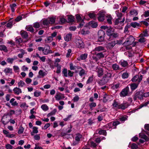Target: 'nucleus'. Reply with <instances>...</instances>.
Instances as JSON below:
<instances>
[{"mask_svg":"<svg viewBox=\"0 0 149 149\" xmlns=\"http://www.w3.org/2000/svg\"><path fill=\"white\" fill-rule=\"evenodd\" d=\"M89 24L92 28H95L97 26V23L94 21H92L89 22Z\"/></svg>","mask_w":149,"mask_h":149,"instance_id":"7c9ffc66","label":"nucleus"},{"mask_svg":"<svg viewBox=\"0 0 149 149\" xmlns=\"http://www.w3.org/2000/svg\"><path fill=\"white\" fill-rule=\"evenodd\" d=\"M41 22L42 23V24L44 26H47L50 24L48 18L43 19L42 21Z\"/></svg>","mask_w":149,"mask_h":149,"instance_id":"412c9836","label":"nucleus"},{"mask_svg":"<svg viewBox=\"0 0 149 149\" xmlns=\"http://www.w3.org/2000/svg\"><path fill=\"white\" fill-rule=\"evenodd\" d=\"M116 41L113 40L109 41L106 44V47L108 49H111L116 44Z\"/></svg>","mask_w":149,"mask_h":149,"instance_id":"9d476101","label":"nucleus"},{"mask_svg":"<svg viewBox=\"0 0 149 149\" xmlns=\"http://www.w3.org/2000/svg\"><path fill=\"white\" fill-rule=\"evenodd\" d=\"M139 84L132 83L130 85V88L132 90H134L137 87Z\"/></svg>","mask_w":149,"mask_h":149,"instance_id":"c85d7f7f","label":"nucleus"},{"mask_svg":"<svg viewBox=\"0 0 149 149\" xmlns=\"http://www.w3.org/2000/svg\"><path fill=\"white\" fill-rule=\"evenodd\" d=\"M115 13L117 16L118 17V18L120 19V18L122 16V14L121 13H119V11H116Z\"/></svg>","mask_w":149,"mask_h":149,"instance_id":"0e129e2a","label":"nucleus"},{"mask_svg":"<svg viewBox=\"0 0 149 149\" xmlns=\"http://www.w3.org/2000/svg\"><path fill=\"white\" fill-rule=\"evenodd\" d=\"M33 130L32 131V133L34 134H37L38 132V128L36 127H33Z\"/></svg>","mask_w":149,"mask_h":149,"instance_id":"e2e57ef3","label":"nucleus"},{"mask_svg":"<svg viewBox=\"0 0 149 149\" xmlns=\"http://www.w3.org/2000/svg\"><path fill=\"white\" fill-rule=\"evenodd\" d=\"M104 47L102 46H98L97 47H96L95 49V51L98 52L102 51L104 50Z\"/></svg>","mask_w":149,"mask_h":149,"instance_id":"79ce46f5","label":"nucleus"},{"mask_svg":"<svg viewBox=\"0 0 149 149\" xmlns=\"http://www.w3.org/2000/svg\"><path fill=\"white\" fill-rule=\"evenodd\" d=\"M41 108L44 111H47L49 109L48 107L46 104H42L41 106Z\"/></svg>","mask_w":149,"mask_h":149,"instance_id":"37998d69","label":"nucleus"},{"mask_svg":"<svg viewBox=\"0 0 149 149\" xmlns=\"http://www.w3.org/2000/svg\"><path fill=\"white\" fill-rule=\"evenodd\" d=\"M67 51L68 52L66 55V57L67 58H68L70 56V54L72 52V50L71 49H69Z\"/></svg>","mask_w":149,"mask_h":149,"instance_id":"69168bd1","label":"nucleus"},{"mask_svg":"<svg viewBox=\"0 0 149 149\" xmlns=\"http://www.w3.org/2000/svg\"><path fill=\"white\" fill-rule=\"evenodd\" d=\"M13 91L15 93H21L22 92L21 90L19 88H15Z\"/></svg>","mask_w":149,"mask_h":149,"instance_id":"58836bf2","label":"nucleus"},{"mask_svg":"<svg viewBox=\"0 0 149 149\" xmlns=\"http://www.w3.org/2000/svg\"><path fill=\"white\" fill-rule=\"evenodd\" d=\"M124 54L125 55L129 56V57H131L133 56V52L129 51L128 52L125 53Z\"/></svg>","mask_w":149,"mask_h":149,"instance_id":"6e6d98bb","label":"nucleus"},{"mask_svg":"<svg viewBox=\"0 0 149 149\" xmlns=\"http://www.w3.org/2000/svg\"><path fill=\"white\" fill-rule=\"evenodd\" d=\"M43 53L45 55H47L48 54L52 53V51L50 49V47L48 46H46L44 49Z\"/></svg>","mask_w":149,"mask_h":149,"instance_id":"f8f14e48","label":"nucleus"},{"mask_svg":"<svg viewBox=\"0 0 149 149\" xmlns=\"http://www.w3.org/2000/svg\"><path fill=\"white\" fill-rule=\"evenodd\" d=\"M80 70L79 72V75L81 77H82L83 76H85L86 74V72L84 69H82L81 67V69Z\"/></svg>","mask_w":149,"mask_h":149,"instance_id":"6ab92c4d","label":"nucleus"},{"mask_svg":"<svg viewBox=\"0 0 149 149\" xmlns=\"http://www.w3.org/2000/svg\"><path fill=\"white\" fill-rule=\"evenodd\" d=\"M13 69L15 72H19V67L16 65L13 66Z\"/></svg>","mask_w":149,"mask_h":149,"instance_id":"49530a36","label":"nucleus"},{"mask_svg":"<svg viewBox=\"0 0 149 149\" xmlns=\"http://www.w3.org/2000/svg\"><path fill=\"white\" fill-rule=\"evenodd\" d=\"M76 17L77 21L79 22H81L79 24V27L83 26L84 24V22L82 20L81 15L79 14H77L76 15Z\"/></svg>","mask_w":149,"mask_h":149,"instance_id":"9b49d317","label":"nucleus"},{"mask_svg":"<svg viewBox=\"0 0 149 149\" xmlns=\"http://www.w3.org/2000/svg\"><path fill=\"white\" fill-rule=\"evenodd\" d=\"M114 29L109 27L106 30V33L110 37L116 38L118 36V35L117 33L114 32Z\"/></svg>","mask_w":149,"mask_h":149,"instance_id":"7ed1b4c3","label":"nucleus"},{"mask_svg":"<svg viewBox=\"0 0 149 149\" xmlns=\"http://www.w3.org/2000/svg\"><path fill=\"white\" fill-rule=\"evenodd\" d=\"M61 94H57L55 96V98L57 100H59L64 98V97L63 94L60 95Z\"/></svg>","mask_w":149,"mask_h":149,"instance_id":"393cba45","label":"nucleus"},{"mask_svg":"<svg viewBox=\"0 0 149 149\" xmlns=\"http://www.w3.org/2000/svg\"><path fill=\"white\" fill-rule=\"evenodd\" d=\"M98 34L99 36L104 37L105 33L102 30H99L98 32Z\"/></svg>","mask_w":149,"mask_h":149,"instance_id":"a19ab883","label":"nucleus"},{"mask_svg":"<svg viewBox=\"0 0 149 149\" xmlns=\"http://www.w3.org/2000/svg\"><path fill=\"white\" fill-rule=\"evenodd\" d=\"M1 121L3 125H6L9 123V119L8 118L7 116H3L2 118Z\"/></svg>","mask_w":149,"mask_h":149,"instance_id":"4468645a","label":"nucleus"},{"mask_svg":"<svg viewBox=\"0 0 149 149\" xmlns=\"http://www.w3.org/2000/svg\"><path fill=\"white\" fill-rule=\"evenodd\" d=\"M56 111V109H54L52 111L48 114L47 115V116H51L55 115Z\"/></svg>","mask_w":149,"mask_h":149,"instance_id":"09e8293b","label":"nucleus"},{"mask_svg":"<svg viewBox=\"0 0 149 149\" xmlns=\"http://www.w3.org/2000/svg\"><path fill=\"white\" fill-rule=\"evenodd\" d=\"M81 33L82 34H86L89 33V31L88 30V28L87 27H85L82 29L81 31Z\"/></svg>","mask_w":149,"mask_h":149,"instance_id":"72a5a7b5","label":"nucleus"},{"mask_svg":"<svg viewBox=\"0 0 149 149\" xmlns=\"http://www.w3.org/2000/svg\"><path fill=\"white\" fill-rule=\"evenodd\" d=\"M21 35L23 38L25 39H26L28 37V33L26 31H23L21 33Z\"/></svg>","mask_w":149,"mask_h":149,"instance_id":"e433bc0d","label":"nucleus"},{"mask_svg":"<svg viewBox=\"0 0 149 149\" xmlns=\"http://www.w3.org/2000/svg\"><path fill=\"white\" fill-rule=\"evenodd\" d=\"M4 72L6 75L12 74L13 73L12 69L9 68H5L4 70Z\"/></svg>","mask_w":149,"mask_h":149,"instance_id":"dca6fc26","label":"nucleus"},{"mask_svg":"<svg viewBox=\"0 0 149 149\" xmlns=\"http://www.w3.org/2000/svg\"><path fill=\"white\" fill-rule=\"evenodd\" d=\"M96 72L97 74V76L98 77H100L103 74V70L101 68H97L96 69Z\"/></svg>","mask_w":149,"mask_h":149,"instance_id":"a211bd4d","label":"nucleus"},{"mask_svg":"<svg viewBox=\"0 0 149 149\" xmlns=\"http://www.w3.org/2000/svg\"><path fill=\"white\" fill-rule=\"evenodd\" d=\"M72 35L71 33L66 34L64 38L65 40L67 41H68L71 40Z\"/></svg>","mask_w":149,"mask_h":149,"instance_id":"4be33fe9","label":"nucleus"},{"mask_svg":"<svg viewBox=\"0 0 149 149\" xmlns=\"http://www.w3.org/2000/svg\"><path fill=\"white\" fill-rule=\"evenodd\" d=\"M131 148L132 149H137L138 148V146L136 144L133 143L131 145Z\"/></svg>","mask_w":149,"mask_h":149,"instance_id":"774afa93","label":"nucleus"},{"mask_svg":"<svg viewBox=\"0 0 149 149\" xmlns=\"http://www.w3.org/2000/svg\"><path fill=\"white\" fill-rule=\"evenodd\" d=\"M18 86L19 87H23L25 85V83L22 80H20L18 83Z\"/></svg>","mask_w":149,"mask_h":149,"instance_id":"c03bdc74","label":"nucleus"},{"mask_svg":"<svg viewBox=\"0 0 149 149\" xmlns=\"http://www.w3.org/2000/svg\"><path fill=\"white\" fill-rule=\"evenodd\" d=\"M142 78V76L141 75L140 76L138 75H136L133 77L131 80L133 82L137 81L139 84L141 81Z\"/></svg>","mask_w":149,"mask_h":149,"instance_id":"1a4fd4ad","label":"nucleus"},{"mask_svg":"<svg viewBox=\"0 0 149 149\" xmlns=\"http://www.w3.org/2000/svg\"><path fill=\"white\" fill-rule=\"evenodd\" d=\"M128 77V74L127 72L124 73L122 75V77L123 79L127 78Z\"/></svg>","mask_w":149,"mask_h":149,"instance_id":"13d9d810","label":"nucleus"},{"mask_svg":"<svg viewBox=\"0 0 149 149\" xmlns=\"http://www.w3.org/2000/svg\"><path fill=\"white\" fill-rule=\"evenodd\" d=\"M131 25L134 28H135L136 26H139V24L136 22H133L131 23Z\"/></svg>","mask_w":149,"mask_h":149,"instance_id":"5fc2aeb1","label":"nucleus"},{"mask_svg":"<svg viewBox=\"0 0 149 149\" xmlns=\"http://www.w3.org/2000/svg\"><path fill=\"white\" fill-rule=\"evenodd\" d=\"M129 90V87L127 86L120 93H128Z\"/></svg>","mask_w":149,"mask_h":149,"instance_id":"ea45409f","label":"nucleus"},{"mask_svg":"<svg viewBox=\"0 0 149 149\" xmlns=\"http://www.w3.org/2000/svg\"><path fill=\"white\" fill-rule=\"evenodd\" d=\"M16 6V4L15 3H13L10 5V7L11 8V11L13 12H14Z\"/></svg>","mask_w":149,"mask_h":149,"instance_id":"f704fd0d","label":"nucleus"},{"mask_svg":"<svg viewBox=\"0 0 149 149\" xmlns=\"http://www.w3.org/2000/svg\"><path fill=\"white\" fill-rule=\"evenodd\" d=\"M112 68L114 70H117L119 69V66L118 64L114 63L112 65Z\"/></svg>","mask_w":149,"mask_h":149,"instance_id":"2f4dec72","label":"nucleus"},{"mask_svg":"<svg viewBox=\"0 0 149 149\" xmlns=\"http://www.w3.org/2000/svg\"><path fill=\"white\" fill-rule=\"evenodd\" d=\"M53 40V38H52V37L49 36L45 40V41L46 43H49L52 41Z\"/></svg>","mask_w":149,"mask_h":149,"instance_id":"c9c22d12","label":"nucleus"},{"mask_svg":"<svg viewBox=\"0 0 149 149\" xmlns=\"http://www.w3.org/2000/svg\"><path fill=\"white\" fill-rule=\"evenodd\" d=\"M142 16H144L145 17H147L149 16V10L145 11Z\"/></svg>","mask_w":149,"mask_h":149,"instance_id":"680f3d73","label":"nucleus"},{"mask_svg":"<svg viewBox=\"0 0 149 149\" xmlns=\"http://www.w3.org/2000/svg\"><path fill=\"white\" fill-rule=\"evenodd\" d=\"M112 97V96L111 95L105 94L103 97V101L104 103H106L108 100L110 101V99Z\"/></svg>","mask_w":149,"mask_h":149,"instance_id":"ddd939ff","label":"nucleus"},{"mask_svg":"<svg viewBox=\"0 0 149 149\" xmlns=\"http://www.w3.org/2000/svg\"><path fill=\"white\" fill-rule=\"evenodd\" d=\"M130 14L131 15H133L134 16H136L137 15L138 13L136 10H132L130 11Z\"/></svg>","mask_w":149,"mask_h":149,"instance_id":"a18cd8bd","label":"nucleus"},{"mask_svg":"<svg viewBox=\"0 0 149 149\" xmlns=\"http://www.w3.org/2000/svg\"><path fill=\"white\" fill-rule=\"evenodd\" d=\"M48 18L50 24H53L55 22L56 18V16H54L49 17Z\"/></svg>","mask_w":149,"mask_h":149,"instance_id":"a878e982","label":"nucleus"},{"mask_svg":"<svg viewBox=\"0 0 149 149\" xmlns=\"http://www.w3.org/2000/svg\"><path fill=\"white\" fill-rule=\"evenodd\" d=\"M17 58L16 56H14L13 58H7V61L8 63L12 64L13 61L16 60Z\"/></svg>","mask_w":149,"mask_h":149,"instance_id":"5701e85b","label":"nucleus"},{"mask_svg":"<svg viewBox=\"0 0 149 149\" xmlns=\"http://www.w3.org/2000/svg\"><path fill=\"white\" fill-rule=\"evenodd\" d=\"M120 84L118 83L116 84H113L112 87V89H117L119 87Z\"/></svg>","mask_w":149,"mask_h":149,"instance_id":"603ef678","label":"nucleus"},{"mask_svg":"<svg viewBox=\"0 0 149 149\" xmlns=\"http://www.w3.org/2000/svg\"><path fill=\"white\" fill-rule=\"evenodd\" d=\"M70 68L71 70H74L76 69H81V67L79 66H74L72 63L70 64Z\"/></svg>","mask_w":149,"mask_h":149,"instance_id":"b1692460","label":"nucleus"},{"mask_svg":"<svg viewBox=\"0 0 149 149\" xmlns=\"http://www.w3.org/2000/svg\"><path fill=\"white\" fill-rule=\"evenodd\" d=\"M97 133H98L100 135L102 134L105 136H106L107 134V132L106 130H102L99 129L96 131Z\"/></svg>","mask_w":149,"mask_h":149,"instance_id":"f3484780","label":"nucleus"},{"mask_svg":"<svg viewBox=\"0 0 149 149\" xmlns=\"http://www.w3.org/2000/svg\"><path fill=\"white\" fill-rule=\"evenodd\" d=\"M107 22L109 24H112V17L111 15H108L106 17Z\"/></svg>","mask_w":149,"mask_h":149,"instance_id":"bb28decb","label":"nucleus"},{"mask_svg":"<svg viewBox=\"0 0 149 149\" xmlns=\"http://www.w3.org/2000/svg\"><path fill=\"white\" fill-rule=\"evenodd\" d=\"M0 50L6 52L7 51V48L4 45H0Z\"/></svg>","mask_w":149,"mask_h":149,"instance_id":"864d4df0","label":"nucleus"},{"mask_svg":"<svg viewBox=\"0 0 149 149\" xmlns=\"http://www.w3.org/2000/svg\"><path fill=\"white\" fill-rule=\"evenodd\" d=\"M27 30L28 31H30L33 33H35V32H34V30L33 28V27L32 26H28L27 28Z\"/></svg>","mask_w":149,"mask_h":149,"instance_id":"4c0bfd02","label":"nucleus"},{"mask_svg":"<svg viewBox=\"0 0 149 149\" xmlns=\"http://www.w3.org/2000/svg\"><path fill=\"white\" fill-rule=\"evenodd\" d=\"M120 64L123 67H127L128 65V63L127 61L123 60H121L119 62Z\"/></svg>","mask_w":149,"mask_h":149,"instance_id":"aec40b11","label":"nucleus"},{"mask_svg":"<svg viewBox=\"0 0 149 149\" xmlns=\"http://www.w3.org/2000/svg\"><path fill=\"white\" fill-rule=\"evenodd\" d=\"M15 24V21L14 19L11 18L7 24L6 26L7 27L10 28H11L12 25Z\"/></svg>","mask_w":149,"mask_h":149,"instance_id":"2eb2a0df","label":"nucleus"},{"mask_svg":"<svg viewBox=\"0 0 149 149\" xmlns=\"http://www.w3.org/2000/svg\"><path fill=\"white\" fill-rule=\"evenodd\" d=\"M88 54H84L81 55L80 57L77 58V60L79 61L81 60L85 59L87 57Z\"/></svg>","mask_w":149,"mask_h":149,"instance_id":"cd10ccee","label":"nucleus"},{"mask_svg":"<svg viewBox=\"0 0 149 149\" xmlns=\"http://www.w3.org/2000/svg\"><path fill=\"white\" fill-rule=\"evenodd\" d=\"M104 129H106L107 130H109L112 127V124L111 123H108L106 125H104L103 127Z\"/></svg>","mask_w":149,"mask_h":149,"instance_id":"473e14b6","label":"nucleus"},{"mask_svg":"<svg viewBox=\"0 0 149 149\" xmlns=\"http://www.w3.org/2000/svg\"><path fill=\"white\" fill-rule=\"evenodd\" d=\"M97 57L99 58H103L104 57V54L102 53H98L96 54Z\"/></svg>","mask_w":149,"mask_h":149,"instance_id":"338daca9","label":"nucleus"},{"mask_svg":"<svg viewBox=\"0 0 149 149\" xmlns=\"http://www.w3.org/2000/svg\"><path fill=\"white\" fill-rule=\"evenodd\" d=\"M88 15L91 18L94 19L95 18V14L93 12L89 13L88 14Z\"/></svg>","mask_w":149,"mask_h":149,"instance_id":"8fccbe9b","label":"nucleus"},{"mask_svg":"<svg viewBox=\"0 0 149 149\" xmlns=\"http://www.w3.org/2000/svg\"><path fill=\"white\" fill-rule=\"evenodd\" d=\"M127 36H126L127 39L123 44L125 46L131 45L134 41V39L132 36L128 35Z\"/></svg>","mask_w":149,"mask_h":149,"instance_id":"20e7f679","label":"nucleus"},{"mask_svg":"<svg viewBox=\"0 0 149 149\" xmlns=\"http://www.w3.org/2000/svg\"><path fill=\"white\" fill-rule=\"evenodd\" d=\"M33 26L36 28H38L40 26V24L39 22H35L33 24Z\"/></svg>","mask_w":149,"mask_h":149,"instance_id":"bf43d9fd","label":"nucleus"},{"mask_svg":"<svg viewBox=\"0 0 149 149\" xmlns=\"http://www.w3.org/2000/svg\"><path fill=\"white\" fill-rule=\"evenodd\" d=\"M55 66L56 67L57 70H56V73L58 74H59L61 73V66L59 65L58 63L56 64L55 63Z\"/></svg>","mask_w":149,"mask_h":149,"instance_id":"c756f323","label":"nucleus"},{"mask_svg":"<svg viewBox=\"0 0 149 149\" xmlns=\"http://www.w3.org/2000/svg\"><path fill=\"white\" fill-rule=\"evenodd\" d=\"M82 137V135L81 134L77 133L76 134V136L75 137V141L73 142L72 144L74 146L76 145L79 143L80 139Z\"/></svg>","mask_w":149,"mask_h":149,"instance_id":"0eeeda50","label":"nucleus"},{"mask_svg":"<svg viewBox=\"0 0 149 149\" xmlns=\"http://www.w3.org/2000/svg\"><path fill=\"white\" fill-rule=\"evenodd\" d=\"M76 46L79 48H83L84 47L83 42L81 39H76L75 41Z\"/></svg>","mask_w":149,"mask_h":149,"instance_id":"39448f33","label":"nucleus"},{"mask_svg":"<svg viewBox=\"0 0 149 149\" xmlns=\"http://www.w3.org/2000/svg\"><path fill=\"white\" fill-rule=\"evenodd\" d=\"M93 76H92L91 77H90L86 81V84H89L91 83L93 81Z\"/></svg>","mask_w":149,"mask_h":149,"instance_id":"4d7b16f0","label":"nucleus"},{"mask_svg":"<svg viewBox=\"0 0 149 149\" xmlns=\"http://www.w3.org/2000/svg\"><path fill=\"white\" fill-rule=\"evenodd\" d=\"M113 108L118 109H121L124 110L129 106V104L127 102H124L123 103L120 104L116 100H114L112 104Z\"/></svg>","mask_w":149,"mask_h":149,"instance_id":"f257e3e1","label":"nucleus"},{"mask_svg":"<svg viewBox=\"0 0 149 149\" xmlns=\"http://www.w3.org/2000/svg\"><path fill=\"white\" fill-rule=\"evenodd\" d=\"M128 118V116L126 115H125L123 116L120 118V121L122 122H124L127 120Z\"/></svg>","mask_w":149,"mask_h":149,"instance_id":"de8ad7c7","label":"nucleus"},{"mask_svg":"<svg viewBox=\"0 0 149 149\" xmlns=\"http://www.w3.org/2000/svg\"><path fill=\"white\" fill-rule=\"evenodd\" d=\"M74 17L72 15L68 16V20L70 22H73Z\"/></svg>","mask_w":149,"mask_h":149,"instance_id":"3c124183","label":"nucleus"},{"mask_svg":"<svg viewBox=\"0 0 149 149\" xmlns=\"http://www.w3.org/2000/svg\"><path fill=\"white\" fill-rule=\"evenodd\" d=\"M105 12L103 10L100 11L98 14L97 17L98 20L100 21H103L104 19Z\"/></svg>","mask_w":149,"mask_h":149,"instance_id":"6e6552de","label":"nucleus"},{"mask_svg":"<svg viewBox=\"0 0 149 149\" xmlns=\"http://www.w3.org/2000/svg\"><path fill=\"white\" fill-rule=\"evenodd\" d=\"M39 74L42 76L45 75L46 74V73L43 71L42 70H40L38 72Z\"/></svg>","mask_w":149,"mask_h":149,"instance_id":"052dcab7","label":"nucleus"},{"mask_svg":"<svg viewBox=\"0 0 149 149\" xmlns=\"http://www.w3.org/2000/svg\"><path fill=\"white\" fill-rule=\"evenodd\" d=\"M111 75L112 74L110 72H107L105 73L103 78L101 80L100 83L102 84H105L109 80Z\"/></svg>","mask_w":149,"mask_h":149,"instance_id":"f03ea898","label":"nucleus"},{"mask_svg":"<svg viewBox=\"0 0 149 149\" xmlns=\"http://www.w3.org/2000/svg\"><path fill=\"white\" fill-rule=\"evenodd\" d=\"M123 24L124 23H123V22L120 21V19L118 18L115 21L114 26L115 28L120 29Z\"/></svg>","mask_w":149,"mask_h":149,"instance_id":"423d86ee","label":"nucleus"}]
</instances>
